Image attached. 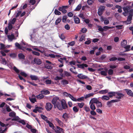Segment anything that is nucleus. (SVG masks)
Segmentation results:
<instances>
[{
    "label": "nucleus",
    "mask_w": 133,
    "mask_h": 133,
    "mask_svg": "<svg viewBox=\"0 0 133 133\" xmlns=\"http://www.w3.org/2000/svg\"><path fill=\"white\" fill-rule=\"evenodd\" d=\"M96 105L98 108H101L102 106L101 103L99 101L97 102V103L96 104Z\"/></svg>",
    "instance_id": "34"
},
{
    "label": "nucleus",
    "mask_w": 133,
    "mask_h": 133,
    "mask_svg": "<svg viewBox=\"0 0 133 133\" xmlns=\"http://www.w3.org/2000/svg\"><path fill=\"white\" fill-rule=\"evenodd\" d=\"M94 94V93L93 92L89 93L87 95H86L84 96V98H85L86 99L87 98L93 96Z\"/></svg>",
    "instance_id": "24"
},
{
    "label": "nucleus",
    "mask_w": 133,
    "mask_h": 133,
    "mask_svg": "<svg viewBox=\"0 0 133 133\" xmlns=\"http://www.w3.org/2000/svg\"><path fill=\"white\" fill-rule=\"evenodd\" d=\"M105 9L104 6H101L99 8L98 14L99 16H101L103 14V12L104 10Z\"/></svg>",
    "instance_id": "6"
},
{
    "label": "nucleus",
    "mask_w": 133,
    "mask_h": 133,
    "mask_svg": "<svg viewBox=\"0 0 133 133\" xmlns=\"http://www.w3.org/2000/svg\"><path fill=\"white\" fill-rule=\"evenodd\" d=\"M77 67L78 68L83 69L84 67H87L88 66V65L85 64L83 63L82 64H77Z\"/></svg>",
    "instance_id": "9"
},
{
    "label": "nucleus",
    "mask_w": 133,
    "mask_h": 133,
    "mask_svg": "<svg viewBox=\"0 0 133 133\" xmlns=\"http://www.w3.org/2000/svg\"><path fill=\"white\" fill-rule=\"evenodd\" d=\"M20 74L21 75L25 77H26L27 76V74L24 72H21L20 73Z\"/></svg>",
    "instance_id": "52"
},
{
    "label": "nucleus",
    "mask_w": 133,
    "mask_h": 133,
    "mask_svg": "<svg viewBox=\"0 0 133 133\" xmlns=\"http://www.w3.org/2000/svg\"><path fill=\"white\" fill-rule=\"evenodd\" d=\"M69 97L73 101H77L76 98L73 97L71 94H69Z\"/></svg>",
    "instance_id": "31"
},
{
    "label": "nucleus",
    "mask_w": 133,
    "mask_h": 133,
    "mask_svg": "<svg viewBox=\"0 0 133 133\" xmlns=\"http://www.w3.org/2000/svg\"><path fill=\"white\" fill-rule=\"evenodd\" d=\"M117 101L116 100H112L108 102L107 103V105L109 107H110L111 105V103L117 102Z\"/></svg>",
    "instance_id": "12"
},
{
    "label": "nucleus",
    "mask_w": 133,
    "mask_h": 133,
    "mask_svg": "<svg viewBox=\"0 0 133 133\" xmlns=\"http://www.w3.org/2000/svg\"><path fill=\"white\" fill-rule=\"evenodd\" d=\"M108 90H101L100 91V92L101 94H104L107 93L108 92Z\"/></svg>",
    "instance_id": "58"
},
{
    "label": "nucleus",
    "mask_w": 133,
    "mask_h": 133,
    "mask_svg": "<svg viewBox=\"0 0 133 133\" xmlns=\"http://www.w3.org/2000/svg\"><path fill=\"white\" fill-rule=\"evenodd\" d=\"M58 10L60 11H62V12L63 13L65 14V13H66V10L65 9H64L63 8H62V7H61V6L58 9Z\"/></svg>",
    "instance_id": "26"
},
{
    "label": "nucleus",
    "mask_w": 133,
    "mask_h": 133,
    "mask_svg": "<svg viewBox=\"0 0 133 133\" xmlns=\"http://www.w3.org/2000/svg\"><path fill=\"white\" fill-rule=\"evenodd\" d=\"M39 108V109H42V110H43V108H42L41 107H36L35 109L33 110V111L34 112L36 113L37 111V109Z\"/></svg>",
    "instance_id": "38"
},
{
    "label": "nucleus",
    "mask_w": 133,
    "mask_h": 133,
    "mask_svg": "<svg viewBox=\"0 0 133 133\" xmlns=\"http://www.w3.org/2000/svg\"><path fill=\"white\" fill-rule=\"evenodd\" d=\"M77 77L81 79H89V78H88L87 76L83 75V74H78L77 75Z\"/></svg>",
    "instance_id": "7"
},
{
    "label": "nucleus",
    "mask_w": 133,
    "mask_h": 133,
    "mask_svg": "<svg viewBox=\"0 0 133 133\" xmlns=\"http://www.w3.org/2000/svg\"><path fill=\"white\" fill-rule=\"evenodd\" d=\"M61 20V18H58L56 20L55 22L56 25H57L58 24L60 23Z\"/></svg>",
    "instance_id": "32"
},
{
    "label": "nucleus",
    "mask_w": 133,
    "mask_h": 133,
    "mask_svg": "<svg viewBox=\"0 0 133 133\" xmlns=\"http://www.w3.org/2000/svg\"><path fill=\"white\" fill-rule=\"evenodd\" d=\"M67 17L66 16H63L62 18V21L63 22H65L66 21Z\"/></svg>",
    "instance_id": "45"
},
{
    "label": "nucleus",
    "mask_w": 133,
    "mask_h": 133,
    "mask_svg": "<svg viewBox=\"0 0 133 133\" xmlns=\"http://www.w3.org/2000/svg\"><path fill=\"white\" fill-rule=\"evenodd\" d=\"M30 101L33 103H34L35 102L37 101L36 98H30Z\"/></svg>",
    "instance_id": "54"
},
{
    "label": "nucleus",
    "mask_w": 133,
    "mask_h": 133,
    "mask_svg": "<svg viewBox=\"0 0 133 133\" xmlns=\"http://www.w3.org/2000/svg\"><path fill=\"white\" fill-rule=\"evenodd\" d=\"M9 116L12 117H14V118H12L11 119L12 121H17L18 119L17 117H16V113L14 112H10L9 114Z\"/></svg>",
    "instance_id": "3"
},
{
    "label": "nucleus",
    "mask_w": 133,
    "mask_h": 133,
    "mask_svg": "<svg viewBox=\"0 0 133 133\" xmlns=\"http://www.w3.org/2000/svg\"><path fill=\"white\" fill-rule=\"evenodd\" d=\"M73 17L74 21L75 23L78 24L80 23V20L79 18L75 15Z\"/></svg>",
    "instance_id": "10"
},
{
    "label": "nucleus",
    "mask_w": 133,
    "mask_h": 133,
    "mask_svg": "<svg viewBox=\"0 0 133 133\" xmlns=\"http://www.w3.org/2000/svg\"><path fill=\"white\" fill-rule=\"evenodd\" d=\"M117 59V58L116 57H113L110 58L109 60L110 61H115Z\"/></svg>",
    "instance_id": "42"
},
{
    "label": "nucleus",
    "mask_w": 133,
    "mask_h": 133,
    "mask_svg": "<svg viewBox=\"0 0 133 133\" xmlns=\"http://www.w3.org/2000/svg\"><path fill=\"white\" fill-rule=\"evenodd\" d=\"M17 121H18L19 122L22 123L23 125H24L26 124V123L24 120H22L21 119L20 120Z\"/></svg>",
    "instance_id": "56"
},
{
    "label": "nucleus",
    "mask_w": 133,
    "mask_h": 133,
    "mask_svg": "<svg viewBox=\"0 0 133 133\" xmlns=\"http://www.w3.org/2000/svg\"><path fill=\"white\" fill-rule=\"evenodd\" d=\"M52 103L53 104L54 108L57 107L60 110L66 109L68 108L65 101L64 99H62L61 101L58 97H54L52 101Z\"/></svg>",
    "instance_id": "1"
},
{
    "label": "nucleus",
    "mask_w": 133,
    "mask_h": 133,
    "mask_svg": "<svg viewBox=\"0 0 133 133\" xmlns=\"http://www.w3.org/2000/svg\"><path fill=\"white\" fill-rule=\"evenodd\" d=\"M55 119L57 122L59 124H61L62 123L61 121L59 120L58 118H56Z\"/></svg>",
    "instance_id": "60"
},
{
    "label": "nucleus",
    "mask_w": 133,
    "mask_h": 133,
    "mask_svg": "<svg viewBox=\"0 0 133 133\" xmlns=\"http://www.w3.org/2000/svg\"><path fill=\"white\" fill-rule=\"evenodd\" d=\"M30 77L32 80L36 81L38 79V77L35 75H31Z\"/></svg>",
    "instance_id": "17"
},
{
    "label": "nucleus",
    "mask_w": 133,
    "mask_h": 133,
    "mask_svg": "<svg viewBox=\"0 0 133 133\" xmlns=\"http://www.w3.org/2000/svg\"><path fill=\"white\" fill-rule=\"evenodd\" d=\"M77 104L78 105V106L79 107V108H82L84 105V103H83V102H82L81 103H77Z\"/></svg>",
    "instance_id": "48"
},
{
    "label": "nucleus",
    "mask_w": 133,
    "mask_h": 133,
    "mask_svg": "<svg viewBox=\"0 0 133 133\" xmlns=\"http://www.w3.org/2000/svg\"><path fill=\"white\" fill-rule=\"evenodd\" d=\"M117 60L118 61H125V59L122 57H118L117 58Z\"/></svg>",
    "instance_id": "63"
},
{
    "label": "nucleus",
    "mask_w": 133,
    "mask_h": 133,
    "mask_svg": "<svg viewBox=\"0 0 133 133\" xmlns=\"http://www.w3.org/2000/svg\"><path fill=\"white\" fill-rule=\"evenodd\" d=\"M64 27L66 29L68 30H69L70 29V27L69 25L68 24L65 25Z\"/></svg>",
    "instance_id": "64"
},
{
    "label": "nucleus",
    "mask_w": 133,
    "mask_h": 133,
    "mask_svg": "<svg viewBox=\"0 0 133 133\" xmlns=\"http://www.w3.org/2000/svg\"><path fill=\"white\" fill-rule=\"evenodd\" d=\"M98 100L96 98H93V99L91 100L90 102V103H93V104L95 103L96 104L97 103V102H98Z\"/></svg>",
    "instance_id": "15"
},
{
    "label": "nucleus",
    "mask_w": 133,
    "mask_h": 133,
    "mask_svg": "<svg viewBox=\"0 0 133 133\" xmlns=\"http://www.w3.org/2000/svg\"><path fill=\"white\" fill-rule=\"evenodd\" d=\"M61 84L64 85H66L69 83L68 81L65 79L62 80L61 81Z\"/></svg>",
    "instance_id": "22"
},
{
    "label": "nucleus",
    "mask_w": 133,
    "mask_h": 133,
    "mask_svg": "<svg viewBox=\"0 0 133 133\" xmlns=\"http://www.w3.org/2000/svg\"><path fill=\"white\" fill-rule=\"evenodd\" d=\"M55 132L56 133H64L63 129L58 126H57L54 129Z\"/></svg>",
    "instance_id": "4"
},
{
    "label": "nucleus",
    "mask_w": 133,
    "mask_h": 133,
    "mask_svg": "<svg viewBox=\"0 0 133 133\" xmlns=\"http://www.w3.org/2000/svg\"><path fill=\"white\" fill-rule=\"evenodd\" d=\"M53 107V105L50 103H47L45 107V109L47 111L50 110Z\"/></svg>",
    "instance_id": "5"
},
{
    "label": "nucleus",
    "mask_w": 133,
    "mask_h": 133,
    "mask_svg": "<svg viewBox=\"0 0 133 133\" xmlns=\"http://www.w3.org/2000/svg\"><path fill=\"white\" fill-rule=\"evenodd\" d=\"M34 61L38 65H40L42 63V61L38 58H35L34 59Z\"/></svg>",
    "instance_id": "11"
},
{
    "label": "nucleus",
    "mask_w": 133,
    "mask_h": 133,
    "mask_svg": "<svg viewBox=\"0 0 133 133\" xmlns=\"http://www.w3.org/2000/svg\"><path fill=\"white\" fill-rule=\"evenodd\" d=\"M1 111L4 114H6L7 113V111L5 109L2 108L1 109Z\"/></svg>",
    "instance_id": "59"
},
{
    "label": "nucleus",
    "mask_w": 133,
    "mask_h": 133,
    "mask_svg": "<svg viewBox=\"0 0 133 133\" xmlns=\"http://www.w3.org/2000/svg\"><path fill=\"white\" fill-rule=\"evenodd\" d=\"M115 92H111L108 93L109 97H112L113 96H115Z\"/></svg>",
    "instance_id": "25"
},
{
    "label": "nucleus",
    "mask_w": 133,
    "mask_h": 133,
    "mask_svg": "<svg viewBox=\"0 0 133 133\" xmlns=\"http://www.w3.org/2000/svg\"><path fill=\"white\" fill-rule=\"evenodd\" d=\"M16 19L15 18H13L11 21L9 22L10 23H11L12 24H14L15 22L16 21Z\"/></svg>",
    "instance_id": "46"
},
{
    "label": "nucleus",
    "mask_w": 133,
    "mask_h": 133,
    "mask_svg": "<svg viewBox=\"0 0 133 133\" xmlns=\"http://www.w3.org/2000/svg\"><path fill=\"white\" fill-rule=\"evenodd\" d=\"M45 121H46V123H48V124L49 127L52 128V129H54L55 128V127L53 124L51 122L49 121L47 119H46V120H45Z\"/></svg>",
    "instance_id": "13"
},
{
    "label": "nucleus",
    "mask_w": 133,
    "mask_h": 133,
    "mask_svg": "<svg viewBox=\"0 0 133 133\" xmlns=\"http://www.w3.org/2000/svg\"><path fill=\"white\" fill-rule=\"evenodd\" d=\"M16 54L15 53L11 54H10V57L13 58H15L16 57Z\"/></svg>",
    "instance_id": "50"
},
{
    "label": "nucleus",
    "mask_w": 133,
    "mask_h": 133,
    "mask_svg": "<svg viewBox=\"0 0 133 133\" xmlns=\"http://www.w3.org/2000/svg\"><path fill=\"white\" fill-rule=\"evenodd\" d=\"M8 37L9 39L12 41L15 38V36L14 35L11 34V35H8Z\"/></svg>",
    "instance_id": "28"
},
{
    "label": "nucleus",
    "mask_w": 133,
    "mask_h": 133,
    "mask_svg": "<svg viewBox=\"0 0 133 133\" xmlns=\"http://www.w3.org/2000/svg\"><path fill=\"white\" fill-rule=\"evenodd\" d=\"M124 90L128 95L131 97H133V93L131 90L127 89H125Z\"/></svg>",
    "instance_id": "8"
},
{
    "label": "nucleus",
    "mask_w": 133,
    "mask_h": 133,
    "mask_svg": "<svg viewBox=\"0 0 133 133\" xmlns=\"http://www.w3.org/2000/svg\"><path fill=\"white\" fill-rule=\"evenodd\" d=\"M64 75L67 77L71 76L70 73L67 71H64Z\"/></svg>",
    "instance_id": "30"
},
{
    "label": "nucleus",
    "mask_w": 133,
    "mask_h": 133,
    "mask_svg": "<svg viewBox=\"0 0 133 133\" xmlns=\"http://www.w3.org/2000/svg\"><path fill=\"white\" fill-rule=\"evenodd\" d=\"M41 93L42 94L46 95L49 94L50 92L48 90H43L41 91Z\"/></svg>",
    "instance_id": "16"
},
{
    "label": "nucleus",
    "mask_w": 133,
    "mask_h": 133,
    "mask_svg": "<svg viewBox=\"0 0 133 133\" xmlns=\"http://www.w3.org/2000/svg\"><path fill=\"white\" fill-rule=\"evenodd\" d=\"M8 125V124H5L1 122V133H5L7 130V127Z\"/></svg>",
    "instance_id": "2"
},
{
    "label": "nucleus",
    "mask_w": 133,
    "mask_h": 133,
    "mask_svg": "<svg viewBox=\"0 0 133 133\" xmlns=\"http://www.w3.org/2000/svg\"><path fill=\"white\" fill-rule=\"evenodd\" d=\"M114 28H115V26L110 27L108 26H104L103 27V29H104V31H106L109 29H112Z\"/></svg>",
    "instance_id": "23"
},
{
    "label": "nucleus",
    "mask_w": 133,
    "mask_h": 133,
    "mask_svg": "<svg viewBox=\"0 0 133 133\" xmlns=\"http://www.w3.org/2000/svg\"><path fill=\"white\" fill-rule=\"evenodd\" d=\"M87 31V29L85 28H84L82 29L81 30V31L84 33H86Z\"/></svg>",
    "instance_id": "49"
},
{
    "label": "nucleus",
    "mask_w": 133,
    "mask_h": 133,
    "mask_svg": "<svg viewBox=\"0 0 133 133\" xmlns=\"http://www.w3.org/2000/svg\"><path fill=\"white\" fill-rule=\"evenodd\" d=\"M13 69L16 73H18L19 72V70L16 66L14 67Z\"/></svg>",
    "instance_id": "51"
},
{
    "label": "nucleus",
    "mask_w": 133,
    "mask_h": 133,
    "mask_svg": "<svg viewBox=\"0 0 133 133\" xmlns=\"http://www.w3.org/2000/svg\"><path fill=\"white\" fill-rule=\"evenodd\" d=\"M129 15H131L133 16V9H131L129 10L128 13Z\"/></svg>",
    "instance_id": "61"
},
{
    "label": "nucleus",
    "mask_w": 133,
    "mask_h": 133,
    "mask_svg": "<svg viewBox=\"0 0 133 133\" xmlns=\"http://www.w3.org/2000/svg\"><path fill=\"white\" fill-rule=\"evenodd\" d=\"M32 53L34 55L37 56H39L40 55V54L39 52L35 51H32Z\"/></svg>",
    "instance_id": "57"
},
{
    "label": "nucleus",
    "mask_w": 133,
    "mask_h": 133,
    "mask_svg": "<svg viewBox=\"0 0 133 133\" xmlns=\"http://www.w3.org/2000/svg\"><path fill=\"white\" fill-rule=\"evenodd\" d=\"M133 16L131 15H129L128 16L127 18V21H128L131 22V21L132 20Z\"/></svg>",
    "instance_id": "41"
},
{
    "label": "nucleus",
    "mask_w": 133,
    "mask_h": 133,
    "mask_svg": "<svg viewBox=\"0 0 133 133\" xmlns=\"http://www.w3.org/2000/svg\"><path fill=\"white\" fill-rule=\"evenodd\" d=\"M41 117L45 121V120L47 119V117L45 116L42 114L41 115Z\"/></svg>",
    "instance_id": "62"
},
{
    "label": "nucleus",
    "mask_w": 133,
    "mask_h": 133,
    "mask_svg": "<svg viewBox=\"0 0 133 133\" xmlns=\"http://www.w3.org/2000/svg\"><path fill=\"white\" fill-rule=\"evenodd\" d=\"M18 56L20 59H24L25 58V56L22 53L19 54Z\"/></svg>",
    "instance_id": "27"
},
{
    "label": "nucleus",
    "mask_w": 133,
    "mask_h": 133,
    "mask_svg": "<svg viewBox=\"0 0 133 133\" xmlns=\"http://www.w3.org/2000/svg\"><path fill=\"white\" fill-rule=\"evenodd\" d=\"M102 99L107 101L109 100V97L108 96H104L102 97Z\"/></svg>",
    "instance_id": "40"
},
{
    "label": "nucleus",
    "mask_w": 133,
    "mask_h": 133,
    "mask_svg": "<svg viewBox=\"0 0 133 133\" xmlns=\"http://www.w3.org/2000/svg\"><path fill=\"white\" fill-rule=\"evenodd\" d=\"M82 7V5L81 4H79L77 6L75 10L76 11H78L81 9Z\"/></svg>",
    "instance_id": "33"
},
{
    "label": "nucleus",
    "mask_w": 133,
    "mask_h": 133,
    "mask_svg": "<svg viewBox=\"0 0 133 133\" xmlns=\"http://www.w3.org/2000/svg\"><path fill=\"white\" fill-rule=\"evenodd\" d=\"M107 71H101L100 73L103 76H106L107 75Z\"/></svg>",
    "instance_id": "39"
},
{
    "label": "nucleus",
    "mask_w": 133,
    "mask_h": 133,
    "mask_svg": "<svg viewBox=\"0 0 133 133\" xmlns=\"http://www.w3.org/2000/svg\"><path fill=\"white\" fill-rule=\"evenodd\" d=\"M13 28L12 25L11 23H10L9 22V23L8 24V29L9 30H11Z\"/></svg>",
    "instance_id": "44"
},
{
    "label": "nucleus",
    "mask_w": 133,
    "mask_h": 133,
    "mask_svg": "<svg viewBox=\"0 0 133 133\" xmlns=\"http://www.w3.org/2000/svg\"><path fill=\"white\" fill-rule=\"evenodd\" d=\"M109 21L107 18H105L104 20V24L105 25H107L109 23Z\"/></svg>",
    "instance_id": "55"
},
{
    "label": "nucleus",
    "mask_w": 133,
    "mask_h": 133,
    "mask_svg": "<svg viewBox=\"0 0 133 133\" xmlns=\"http://www.w3.org/2000/svg\"><path fill=\"white\" fill-rule=\"evenodd\" d=\"M9 46H5V45L2 43H1V49H4L9 48Z\"/></svg>",
    "instance_id": "19"
},
{
    "label": "nucleus",
    "mask_w": 133,
    "mask_h": 133,
    "mask_svg": "<svg viewBox=\"0 0 133 133\" xmlns=\"http://www.w3.org/2000/svg\"><path fill=\"white\" fill-rule=\"evenodd\" d=\"M123 48L125 49V50L124 51V52H127L130 50V45H127Z\"/></svg>",
    "instance_id": "18"
},
{
    "label": "nucleus",
    "mask_w": 133,
    "mask_h": 133,
    "mask_svg": "<svg viewBox=\"0 0 133 133\" xmlns=\"http://www.w3.org/2000/svg\"><path fill=\"white\" fill-rule=\"evenodd\" d=\"M72 109L76 113L78 111L79 108H77L76 106H74L73 107Z\"/></svg>",
    "instance_id": "36"
},
{
    "label": "nucleus",
    "mask_w": 133,
    "mask_h": 133,
    "mask_svg": "<svg viewBox=\"0 0 133 133\" xmlns=\"http://www.w3.org/2000/svg\"><path fill=\"white\" fill-rule=\"evenodd\" d=\"M62 117L65 120H67V119L69 118L68 115L66 113H65L63 114Z\"/></svg>",
    "instance_id": "20"
},
{
    "label": "nucleus",
    "mask_w": 133,
    "mask_h": 133,
    "mask_svg": "<svg viewBox=\"0 0 133 133\" xmlns=\"http://www.w3.org/2000/svg\"><path fill=\"white\" fill-rule=\"evenodd\" d=\"M1 59H2V63L4 65H6V64H7V62L6 61L5 59L4 58H1Z\"/></svg>",
    "instance_id": "37"
},
{
    "label": "nucleus",
    "mask_w": 133,
    "mask_h": 133,
    "mask_svg": "<svg viewBox=\"0 0 133 133\" xmlns=\"http://www.w3.org/2000/svg\"><path fill=\"white\" fill-rule=\"evenodd\" d=\"M55 14L56 15H59L61 14L60 12L57 9H55L54 11Z\"/></svg>",
    "instance_id": "47"
},
{
    "label": "nucleus",
    "mask_w": 133,
    "mask_h": 133,
    "mask_svg": "<svg viewBox=\"0 0 133 133\" xmlns=\"http://www.w3.org/2000/svg\"><path fill=\"white\" fill-rule=\"evenodd\" d=\"M75 44V42L74 41H72L68 43V44L69 45L71 46H73Z\"/></svg>",
    "instance_id": "53"
},
{
    "label": "nucleus",
    "mask_w": 133,
    "mask_h": 133,
    "mask_svg": "<svg viewBox=\"0 0 133 133\" xmlns=\"http://www.w3.org/2000/svg\"><path fill=\"white\" fill-rule=\"evenodd\" d=\"M44 96L41 94H39V95H37L36 97L38 99H40L43 98Z\"/></svg>",
    "instance_id": "29"
},
{
    "label": "nucleus",
    "mask_w": 133,
    "mask_h": 133,
    "mask_svg": "<svg viewBox=\"0 0 133 133\" xmlns=\"http://www.w3.org/2000/svg\"><path fill=\"white\" fill-rule=\"evenodd\" d=\"M127 41L125 40H123L121 43V45L122 47L124 48L127 45Z\"/></svg>",
    "instance_id": "14"
},
{
    "label": "nucleus",
    "mask_w": 133,
    "mask_h": 133,
    "mask_svg": "<svg viewBox=\"0 0 133 133\" xmlns=\"http://www.w3.org/2000/svg\"><path fill=\"white\" fill-rule=\"evenodd\" d=\"M90 104V108L91 110H94L96 108L95 104L91 103Z\"/></svg>",
    "instance_id": "21"
},
{
    "label": "nucleus",
    "mask_w": 133,
    "mask_h": 133,
    "mask_svg": "<svg viewBox=\"0 0 133 133\" xmlns=\"http://www.w3.org/2000/svg\"><path fill=\"white\" fill-rule=\"evenodd\" d=\"M108 74L109 75H112L113 73V70L112 69H109L108 71Z\"/></svg>",
    "instance_id": "43"
},
{
    "label": "nucleus",
    "mask_w": 133,
    "mask_h": 133,
    "mask_svg": "<svg viewBox=\"0 0 133 133\" xmlns=\"http://www.w3.org/2000/svg\"><path fill=\"white\" fill-rule=\"evenodd\" d=\"M15 46L18 49H22V46L17 42L15 44Z\"/></svg>",
    "instance_id": "35"
}]
</instances>
